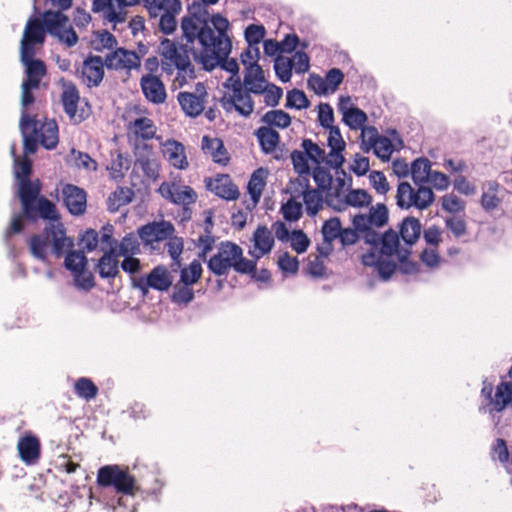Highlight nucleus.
<instances>
[{"mask_svg":"<svg viewBox=\"0 0 512 512\" xmlns=\"http://www.w3.org/2000/svg\"><path fill=\"white\" fill-rule=\"evenodd\" d=\"M17 449L21 460L26 464H34L40 457V443L38 439L31 434L20 438Z\"/></svg>","mask_w":512,"mask_h":512,"instance_id":"30","label":"nucleus"},{"mask_svg":"<svg viewBox=\"0 0 512 512\" xmlns=\"http://www.w3.org/2000/svg\"><path fill=\"white\" fill-rule=\"evenodd\" d=\"M274 70L278 79L286 83L292 77V64L288 57L278 55L274 61Z\"/></svg>","mask_w":512,"mask_h":512,"instance_id":"50","label":"nucleus"},{"mask_svg":"<svg viewBox=\"0 0 512 512\" xmlns=\"http://www.w3.org/2000/svg\"><path fill=\"white\" fill-rule=\"evenodd\" d=\"M389 215L385 204L378 203L369 209L368 214H356L352 224L360 232L361 240L371 246V250L381 248V253L393 256L400 244L398 233L389 228L385 232L379 229L388 223Z\"/></svg>","mask_w":512,"mask_h":512,"instance_id":"2","label":"nucleus"},{"mask_svg":"<svg viewBox=\"0 0 512 512\" xmlns=\"http://www.w3.org/2000/svg\"><path fill=\"white\" fill-rule=\"evenodd\" d=\"M80 245L83 250L87 252H92L96 250L99 246V236L96 230L87 229L80 236Z\"/></svg>","mask_w":512,"mask_h":512,"instance_id":"63","label":"nucleus"},{"mask_svg":"<svg viewBox=\"0 0 512 512\" xmlns=\"http://www.w3.org/2000/svg\"><path fill=\"white\" fill-rule=\"evenodd\" d=\"M157 191L165 200L180 206L193 205L198 197L192 187L174 182L161 183Z\"/></svg>","mask_w":512,"mask_h":512,"instance_id":"10","label":"nucleus"},{"mask_svg":"<svg viewBox=\"0 0 512 512\" xmlns=\"http://www.w3.org/2000/svg\"><path fill=\"white\" fill-rule=\"evenodd\" d=\"M293 168L296 173H298L300 176H307L310 174V166L308 164V158L302 149L300 150H294L290 155Z\"/></svg>","mask_w":512,"mask_h":512,"instance_id":"53","label":"nucleus"},{"mask_svg":"<svg viewBox=\"0 0 512 512\" xmlns=\"http://www.w3.org/2000/svg\"><path fill=\"white\" fill-rule=\"evenodd\" d=\"M36 204L37 211L42 219L47 220L50 223L59 221V214L54 203L43 196H39L36 200Z\"/></svg>","mask_w":512,"mask_h":512,"instance_id":"46","label":"nucleus"},{"mask_svg":"<svg viewBox=\"0 0 512 512\" xmlns=\"http://www.w3.org/2000/svg\"><path fill=\"white\" fill-rule=\"evenodd\" d=\"M47 247H48V240L45 237L41 235H35L31 237L29 242V248L31 254L41 260H44L46 258L47 254Z\"/></svg>","mask_w":512,"mask_h":512,"instance_id":"59","label":"nucleus"},{"mask_svg":"<svg viewBox=\"0 0 512 512\" xmlns=\"http://www.w3.org/2000/svg\"><path fill=\"white\" fill-rule=\"evenodd\" d=\"M397 255L399 260V269L404 274H413L418 271V265L412 261H410L409 255L410 250L407 248H400L397 247V251L394 253V255Z\"/></svg>","mask_w":512,"mask_h":512,"instance_id":"56","label":"nucleus"},{"mask_svg":"<svg viewBox=\"0 0 512 512\" xmlns=\"http://www.w3.org/2000/svg\"><path fill=\"white\" fill-rule=\"evenodd\" d=\"M254 135L265 154L273 153L275 159H285L287 151L284 148H278L280 135L276 130L268 126H261L255 130Z\"/></svg>","mask_w":512,"mask_h":512,"instance_id":"16","label":"nucleus"},{"mask_svg":"<svg viewBox=\"0 0 512 512\" xmlns=\"http://www.w3.org/2000/svg\"><path fill=\"white\" fill-rule=\"evenodd\" d=\"M389 257L390 256L381 253V248L378 250H370L362 255V263L365 266L374 267L379 277L387 281L396 270V264L387 259Z\"/></svg>","mask_w":512,"mask_h":512,"instance_id":"19","label":"nucleus"},{"mask_svg":"<svg viewBox=\"0 0 512 512\" xmlns=\"http://www.w3.org/2000/svg\"><path fill=\"white\" fill-rule=\"evenodd\" d=\"M228 28V20L220 14L212 16L211 24L201 23L196 16L183 17L181 30L185 42L168 38L160 42L159 54L163 72L172 75L177 70L176 81L183 86L187 78L195 77L191 56L202 64L205 70H213L217 67L219 59L231 52L232 43L227 34Z\"/></svg>","mask_w":512,"mask_h":512,"instance_id":"1","label":"nucleus"},{"mask_svg":"<svg viewBox=\"0 0 512 512\" xmlns=\"http://www.w3.org/2000/svg\"><path fill=\"white\" fill-rule=\"evenodd\" d=\"M309 105L310 102L302 90L294 88L287 92L285 104L286 108L302 110L308 108Z\"/></svg>","mask_w":512,"mask_h":512,"instance_id":"49","label":"nucleus"},{"mask_svg":"<svg viewBox=\"0 0 512 512\" xmlns=\"http://www.w3.org/2000/svg\"><path fill=\"white\" fill-rule=\"evenodd\" d=\"M264 83L265 79L262 68L259 65L249 68V71L244 76L246 91H249V94H262L266 87Z\"/></svg>","mask_w":512,"mask_h":512,"instance_id":"36","label":"nucleus"},{"mask_svg":"<svg viewBox=\"0 0 512 512\" xmlns=\"http://www.w3.org/2000/svg\"><path fill=\"white\" fill-rule=\"evenodd\" d=\"M19 126L25 150L28 153H34L36 151L37 121L23 112Z\"/></svg>","mask_w":512,"mask_h":512,"instance_id":"34","label":"nucleus"},{"mask_svg":"<svg viewBox=\"0 0 512 512\" xmlns=\"http://www.w3.org/2000/svg\"><path fill=\"white\" fill-rule=\"evenodd\" d=\"M367 120V114L356 106L343 111L342 121L352 130L360 129L362 131L367 127L365 126Z\"/></svg>","mask_w":512,"mask_h":512,"instance_id":"42","label":"nucleus"},{"mask_svg":"<svg viewBox=\"0 0 512 512\" xmlns=\"http://www.w3.org/2000/svg\"><path fill=\"white\" fill-rule=\"evenodd\" d=\"M301 147L304 150L307 158L311 160L314 164L320 165L325 162L327 159V155L325 150L321 148L318 144L313 142L311 139L305 138L301 142Z\"/></svg>","mask_w":512,"mask_h":512,"instance_id":"44","label":"nucleus"},{"mask_svg":"<svg viewBox=\"0 0 512 512\" xmlns=\"http://www.w3.org/2000/svg\"><path fill=\"white\" fill-rule=\"evenodd\" d=\"M361 150L365 153L373 151L380 160L388 162L395 148L388 137L380 135L374 126H368L362 129Z\"/></svg>","mask_w":512,"mask_h":512,"instance_id":"5","label":"nucleus"},{"mask_svg":"<svg viewBox=\"0 0 512 512\" xmlns=\"http://www.w3.org/2000/svg\"><path fill=\"white\" fill-rule=\"evenodd\" d=\"M342 229L339 218L334 217L325 221L322 226V235L325 243H327V251L320 250L322 256H328L331 250L332 241L339 238Z\"/></svg>","mask_w":512,"mask_h":512,"instance_id":"38","label":"nucleus"},{"mask_svg":"<svg viewBox=\"0 0 512 512\" xmlns=\"http://www.w3.org/2000/svg\"><path fill=\"white\" fill-rule=\"evenodd\" d=\"M397 233L399 238L401 237L404 243L411 247L420 237L421 223L415 217H407L400 224V230Z\"/></svg>","mask_w":512,"mask_h":512,"instance_id":"35","label":"nucleus"},{"mask_svg":"<svg viewBox=\"0 0 512 512\" xmlns=\"http://www.w3.org/2000/svg\"><path fill=\"white\" fill-rule=\"evenodd\" d=\"M509 377L512 378V365L509 370ZM509 405L512 407V381H502L497 385L495 394L491 398V411L499 413Z\"/></svg>","mask_w":512,"mask_h":512,"instance_id":"32","label":"nucleus"},{"mask_svg":"<svg viewBox=\"0 0 512 512\" xmlns=\"http://www.w3.org/2000/svg\"><path fill=\"white\" fill-rule=\"evenodd\" d=\"M328 146L330 148L327 154L326 164L333 169L340 168L345 162L343 151L346 143L342 138L340 129L338 126L329 128V136L327 139Z\"/></svg>","mask_w":512,"mask_h":512,"instance_id":"20","label":"nucleus"},{"mask_svg":"<svg viewBox=\"0 0 512 512\" xmlns=\"http://www.w3.org/2000/svg\"><path fill=\"white\" fill-rule=\"evenodd\" d=\"M116 251H109L98 261L97 268L101 277H114L118 272V260Z\"/></svg>","mask_w":512,"mask_h":512,"instance_id":"41","label":"nucleus"},{"mask_svg":"<svg viewBox=\"0 0 512 512\" xmlns=\"http://www.w3.org/2000/svg\"><path fill=\"white\" fill-rule=\"evenodd\" d=\"M136 160L133 167L135 175L142 174V183L156 181L159 177V162L153 157L151 148L144 144L142 147L136 146L135 148Z\"/></svg>","mask_w":512,"mask_h":512,"instance_id":"9","label":"nucleus"},{"mask_svg":"<svg viewBox=\"0 0 512 512\" xmlns=\"http://www.w3.org/2000/svg\"><path fill=\"white\" fill-rule=\"evenodd\" d=\"M431 171V163L427 158H418L412 162L410 174L419 187L415 190L408 182L398 184L396 204L399 208L415 207L424 210L432 205L435 199L434 192L431 188L421 185L428 182Z\"/></svg>","mask_w":512,"mask_h":512,"instance_id":"3","label":"nucleus"},{"mask_svg":"<svg viewBox=\"0 0 512 512\" xmlns=\"http://www.w3.org/2000/svg\"><path fill=\"white\" fill-rule=\"evenodd\" d=\"M70 161L78 168H83L88 171H96L97 163L88 154L71 149Z\"/></svg>","mask_w":512,"mask_h":512,"instance_id":"55","label":"nucleus"},{"mask_svg":"<svg viewBox=\"0 0 512 512\" xmlns=\"http://www.w3.org/2000/svg\"><path fill=\"white\" fill-rule=\"evenodd\" d=\"M163 155L176 169L185 170L189 166L185 146L177 140L168 139L163 143Z\"/></svg>","mask_w":512,"mask_h":512,"instance_id":"27","label":"nucleus"},{"mask_svg":"<svg viewBox=\"0 0 512 512\" xmlns=\"http://www.w3.org/2000/svg\"><path fill=\"white\" fill-rule=\"evenodd\" d=\"M79 93L74 84H64L62 103L65 112L74 122H81L89 116V108H78Z\"/></svg>","mask_w":512,"mask_h":512,"instance_id":"17","label":"nucleus"},{"mask_svg":"<svg viewBox=\"0 0 512 512\" xmlns=\"http://www.w3.org/2000/svg\"><path fill=\"white\" fill-rule=\"evenodd\" d=\"M489 190L492 191V193H486L484 192L481 196V206L486 211L494 210L498 207L500 203V199L497 197L496 192L499 188V184L496 181H490L488 182Z\"/></svg>","mask_w":512,"mask_h":512,"instance_id":"51","label":"nucleus"},{"mask_svg":"<svg viewBox=\"0 0 512 512\" xmlns=\"http://www.w3.org/2000/svg\"><path fill=\"white\" fill-rule=\"evenodd\" d=\"M43 25L51 36L60 43L72 47L78 42V36L70 24L69 17L63 13L51 10L44 11L41 16Z\"/></svg>","mask_w":512,"mask_h":512,"instance_id":"4","label":"nucleus"},{"mask_svg":"<svg viewBox=\"0 0 512 512\" xmlns=\"http://www.w3.org/2000/svg\"><path fill=\"white\" fill-rule=\"evenodd\" d=\"M172 270L164 265H158L146 276L132 279V286L139 289L143 295L152 288L158 291H167L173 283Z\"/></svg>","mask_w":512,"mask_h":512,"instance_id":"7","label":"nucleus"},{"mask_svg":"<svg viewBox=\"0 0 512 512\" xmlns=\"http://www.w3.org/2000/svg\"><path fill=\"white\" fill-rule=\"evenodd\" d=\"M206 187L218 197L225 200H236L240 196V192L235 184H233L229 175L223 174L215 179L206 180Z\"/></svg>","mask_w":512,"mask_h":512,"instance_id":"25","label":"nucleus"},{"mask_svg":"<svg viewBox=\"0 0 512 512\" xmlns=\"http://www.w3.org/2000/svg\"><path fill=\"white\" fill-rule=\"evenodd\" d=\"M96 483L101 487L112 486L117 491L125 492L128 489V475L117 465H106L98 470Z\"/></svg>","mask_w":512,"mask_h":512,"instance_id":"13","label":"nucleus"},{"mask_svg":"<svg viewBox=\"0 0 512 512\" xmlns=\"http://www.w3.org/2000/svg\"><path fill=\"white\" fill-rule=\"evenodd\" d=\"M18 186V196L22 205V210L24 214L33 218L32 215V202L36 201L40 196L41 191V182L38 179L33 181L24 180L17 183Z\"/></svg>","mask_w":512,"mask_h":512,"instance_id":"23","label":"nucleus"},{"mask_svg":"<svg viewBox=\"0 0 512 512\" xmlns=\"http://www.w3.org/2000/svg\"><path fill=\"white\" fill-rule=\"evenodd\" d=\"M208 93L203 83L195 85V92H180L177 96L183 112L189 117H197L203 111Z\"/></svg>","mask_w":512,"mask_h":512,"instance_id":"11","label":"nucleus"},{"mask_svg":"<svg viewBox=\"0 0 512 512\" xmlns=\"http://www.w3.org/2000/svg\"><path fill=\"white\" fill-rule=\"evenodd\" d=\"M45 236L47 240L51 241L52 250L56 256H60L73 246L72 239L66 236L64 226L60 221L50 223L45 229Z\"/></svg>","mask_w":512,"mask_h":512,"instance_id":"26","label":"nucleus"},{"mask_svg":"<svg viewBox=\"0 0 512 512\" xmlns=\"http://www.w3.org/2000/svg\"><path fill=\"white\" fill-rule=\"evenodd\" d=\"M194 299L193 289L183 284V286L176 285L171 295V300L177 304L187 305Z\"/></svg>","mask_w":512,"mask_h":512,"instance_id":"61","label":"nucleus"},{"mask_svg":"<svg viewBox=\"0 0 512 512\" xmlns=\"http://www.w3.org/2000/svg\"><path fill=\"white\" fill-rule=\"evenodd\" d=\"M201 149L205 154L211 156L212 160L217 164L226 165L229 162L230 158L227 149L219 138L204 135L201 141Z\"/></svg>","mask_w":512,"mask_h":512,"instance_id":"29","label":"nucleus"},{"mask_svg":"<svg viewBox=\"0 0 512 512\" xmlns=\"http://www.w3.org/2000/svg\"><path fill=\"white\" fill-rule=\"evenodd\" d=\"M76 394L85 400L94 399L97 395V387L87 378L79 379L75 384Z\"/></svg>","mask_w":512,"mask_h":512,"instance_id":"57","label":"nucleus"},{"mask_svg":"<svg viewBox=\"0 0 512 512\" xmlns=\"http://www.w3.org/2000/svg\"><path fill=\"white\" fill-rule=\"evenodd\" d=\"M166 242L165 246L167 248V252L172 259L170 269L173 272H178L181 268V254L184 249V241L181 237L170 236Z\"/></svg>","mask_w":512,"mask_h":512,"instance_id":"40","label":"nucleus"},{"mask_svg":"<svg viewBox=\"0 0 512 512\" xmlns=\"http://www.w3.org/2000/svg\"><path fill=\"white\" fill-rule=\"evenodd\" d=\"M252 241L254 247L253 250L249 251V254L255 259H259L268 254L274 245L272 233L266 226H259L255 230Z\"/></svg>","mask_w":512,"mask_h":512,"instance_id":"28","label":"nucleus"},{"mask_svg":"<svg viewBox=\"0 0 512 512\" xmlns=\"http://www.w3.org/2000/svg\"><path fill=\"white\" fill-rule=\"evenodd\" d=\"M46 33L44 25H41L38 18L28 19L20 42V52H23L24 56L35 53L34 45L43 44Z\"/></svg>","mask_w":512,"mask_h":512,"instance_id":"14","label":"nucleus"},{"mask_svg":"<svg viewBox=\"0 0 512 512\" xmlns=\"http://www.w3.org/2000/svg\"><path fill=\"white\" fill-rule=\"evenodd\" d=\"M36 139L48 150L54 149L58 144V127L54 120L37 122Z\"/></svg>","mask_w":512,"mask_h":512,"instance_id":"33","label":"nucleus"},{"mask_svg":"<svg viewBox=\"0 0 512 512\" xmlns=\"http://www.w3.org/2000/svg\"><path fill=\"white\" fill-rule=\"evenodd\" d=\"M267 173H268L267 170H265L264 168H258L257 170H255L252 173V175L250 177V180H249L248 186H247V190L251 196V199H252L254 205H256L261 198L262 192L266 185L265 179H266Z\"/></svg>","mask_w":512,"mask_h":512,"instance_id":"37","label":"nucleus"},{"mask_svg":"<svg viewBox=\"0 0 512 512\" xmlns=\"http://www.w3.org/2000/svg\"><path fill=\"white\" fill-rule=\"evenodd\" d=\"M130 128L133 129L135 137L143 140L153 139L157 132L153 120L147 117H140L130 122Z\"/></svg>","mask_w":512,"mask_h":512,"instance_id":"39","label":"nucleus"},{"mask_svg":"<svg viewBox=\"0 0 512 512\" xmlns=\"http://www.w3.org/2000/svg\"><path fill=\"white\" fill-rule=\"evenodd\" d=\"M128 52L125 49H116L105 58V65L108 69L123 70L127 67Z\"/></svg>","mask_w":512,"mask_h":512,"instance_id":"48","label":"nucleus"},{"mask_svg":"<svg viewBox=\"0 0 512 512\" xmlns=\"http://www.w3.org/2000/svg\"><path fill=\"white\" fill-rule=\"evenodd\" d=\"M90 44L95 51L103 52L114 48L117 41L108 31H100L93 34Z\"/></svg>","mask_w":512,"mask_h":512,"instance_id":"45","label":"nucleus"},{"mask_svg":"<svg viewBox=\"0 0 512 512\" xmlns=\"http://www.w3.org/2000/svg\"><path fill=\"white\" fill-rule=\"evenodd\" d=\"M31 173L32 163L28 158L24 157L20 161L15 160L13 174L17 180V183L24 180H29Z\"/></svg>","mask_w":512,"mask_h":512,"instance_id":"60","label":"nucleus"},{"mask_svg":"<svg viewBox=\"0 0 512 512\" xmlns=\"http://www.w3.org/2000/svg\"><path fill=\"white\" fill-rule=\"evenodd\" d=\"M261 121L265 123V126L270 128L277 127L280 129H285L291 125V116L283 111V110H270L266 112Z\"/></svg>","mask_w":512,"mask_h":512,"instance_id":"43","label":"nucleus"},{"mask_svg":"<svg viewBox=\"0 0 512 512\" xmlns=\"http://www.w3.org/2000/svg\"><path fill=\"white\" fill-rule=\"evenodd\" d=\"M219 103L226 113L236 111L239 115L247 118L254 111V102L249 91L240 94L224 93Z\"/></svg>","mask_w":512,"mask_h":512,"instance_id":"15","label":"nucleus"},{"mask_svg":"<svg viewBox=\"0 0 512 512\" xmlns=\"http://www.w3.org/2000/svg\"><path fill=\"white\" fill-rule=\"evenodd\" d=\"M127 0H93L92 11L100 14L107 22L123 23L127 14Z\"/></svg>","mask_w":512,"mask_h":512,"instance_id":"12","label":"nucleus"},{"mask_svg":"<svg viewBox=\"0 0 512 512\" xmlns=\"http://www.w3.org/2000/svg\"><path fill=\"white\" fill-rule=\"evenodd\" d=\"M79 77L83 84L87 87H97L104 77V64L99 56H89L80 68Z\"/></svg>","mask_w":512,"mask_h":512,"instance_id":"18","label":"nucleus"},{"mask_svg":"<svg viewBox=\"0 0 512 512\" xmlns=\"http://www.w3.org/2000/svg\"><path fill=\"white\" fill-rule=\"evenodd\" d=\"M242 255V248L232 242H224L219 246L217 253L208 263V269L217 276L226 275L233 268V263Z\"/></svg>","mask_w":512,"mask_h":512,"instance_id":"6","label":"nucleus"},{"mask_svg":"<svg viewBox=\"0 0 512 512\" xmlns=\"http://www.w3.org/2000/svg\"><path fill=\"white\" fill-rule=\"evenodd\" d=\"M87 266V259L80 252H70L65 258V267L73 273H79Z\"/></svg>","mask_w":512,"mask_h":512,"instance_id":"54","label":"nucleus"},{"mask_svg":"<svg viewBox=\"0 0 512 512\" xmlns=\"http://www.w3.org/2000/svg\"><path fill=\"white\" fill-rule=\"evenodd\" d=\"M372 202V197L365 190H350L345 196V203L353 207L368 206Z\"/></svg>","mask_w":512,"mask_h":512,"instance_id":"52","label":"nucleus"},{"mask_svg":"<svg viewBox=\"0 0 512 512\" xmlns=\"http://www.w3.org/2000/svg\"><path fill=\"white\" fill-rule=\"evenodd\" d=\"M202 275V265L198 260H193L188 267L181 269L180 281L186 286L196 283Z\"/></svg>","mask_w":512,"mask_h":512,"instance_id":"47","label":"nucleus"},{"mask_svg":"<svg viewBox=\"0 0 512 512\" xmlns=\"http://www.w3.org/2000/svg\"><path fill=\"white\" fill-rule=\"evenodd\" d=\"M289 240L292 249L298 254L304 253L310 245L309 238L302 230H294Z\"/></svg>","mask_w":512,"mask_h":512,"instance_id":"62","label":"nucleus"},{"mask_svg":"<svg viewBox=\"0 0 512 512\" xmlns=\"http://www.w3.org/2000/svg\"><path fill=\"white\" fill-rule=\"evenodd\" d=\"M289 191L294 198L303 197V201L309 215H316L322 208V191L319 189H309V180L306 177L291 181Z\"/></svg>","mask_w":512,"mask_h":512,"instance_id":"8","label":"nucleus"},{"mask_svg":"<svg viewBox=\"0 0 512 512\" xmlns=\"http://www.w3.org/2000/svg\"><path fill=\"white\" fill-rule=\"evenodd\" d=\"M281 211L285 220L294 222L302 215V205L295 201V198L292 196L291 199L282 205Z\"/></svg>","mask_w":512,"mask_h":512,"instance_id":"58","label":"nucleus"},{"mask_svg":"<svg viewBox=\"0 0 512 512\" xmlns=\"http://www.w3.org/2000/svg\"><path fill=\"white\" fill-rule=\"evenodd\" d=\"M141 89L146 99L153 104L165 102L167 94L163 82L154 75H143L140 81Z\"/></svg>","mask_w":512,"mask_h":512,"instance_id":"24","label":"nucleus"},{"mask_svg":"<svg viewBox=\"0 0 512 512\" xmlns=\"http://www.w3.org/2000/svg\"><path fill=\"white\" fill-rule=\"evenodd\" d=\"M62 197L71 214L82 215L86 211L87 199L83 189L72 184H65L62 187Z\"/></svg>","mask_w":512,"mask_h":512,"instance_id":"22","label":"nucleus"},{"mask_svg":"<svg viewBox=\"0 0 512 512\" xmlns=\"http://www.w3.org/2000/svg\"><path fill=\"white\" fill-rule=\"evenodd\" d=\"M33 56L34 53H29V55L24 56L23 52H20V59L26 68L27 75V81L24 83L31 84L32 87L38 88L41 78L46 73V69L44 64L40 60L34 59Z\"/></svg>","mask_w":512,"mask_h":512,"instance_id":"31","label":"nucleus"},{"mask_svg":"<svg viewBox=\"0 0 512 512\" xmlns=\"http://www.w3.org/2000/svg\"><path fill=\"white\" fill-rule=\"evenodd\" d=\"M175 232L173 224L169 221L152 222L143 225L138 230L139 237L147 242H159L168 239Z\"/></svg>","mask_w":512,"mask_h":512,"instance_id":"21","label":"nucleus"},{"mask_svg":"<svg viewBox=\"0 0 512 512\" xmlns=\"http://www.w3.org/2000/svg\"><path fill=\"white\" fill-rule=\"evenodd\" d=\"M266 30L262 25L251 24L245 29V40L249 46L258 45L265 37Z\"/></svg>","mask_w":512,"mask_h":512,"instance_id":"64","label":"nucleus"}]
</instances>
